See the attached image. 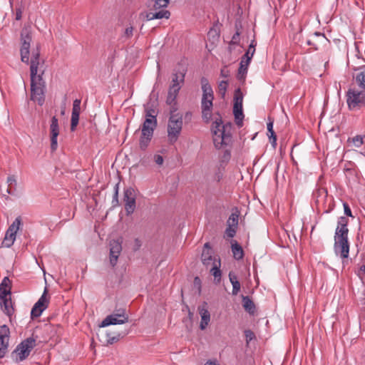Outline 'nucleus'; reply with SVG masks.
<instances>
[{
    "label": "nucleus",
    "mask_w": 365,
    "mask_h": 365,
    "mask_svg": "<svg viewBox=\"0 0 365 365\" xmlns=\"http://www.w3.org/2000/svg\"><path fill=\"white\" fill-rule=\"evenodd\" d=\"M136 193L133 188L128 187L124 190L123 202L127 215L133 214L136 207Z\"/></svg>",
    "instance_id": "f8f14e48"
},
{
    "label": "nucleus",
    "mask_w": 365,
    "mask_h": 365,
    "mask_svg": "<svg viewBox=\"0 0 365 365\" xmlns=\"http://www.w3.org/2000/svg\"><path fill=\"white\" fill-rule=\"evenodd\" d=\"M244 63L245 60H241L237 74V78L239 80L245 78V75L247 73V66H245V64H244Z\"/></svg>",
    "instance_id": "473e14b6"
},
{
    "label": "nucleus",
    "mask_w": 365,
    "mask_h": 365,
    "mask_svg": "<svg viewBox=\"0 0 365 365\" xmlns=\"http://www.w3.org/2000/svg\"><path fill=\"white\" fill-rule=\"evenodd\" d=\"M212 250L211 249V247L210 245V243L209 242H206L205 245H204V248L203 250Z\"/></svg>",
    "instance_id": "6e6d98bb"
},
{
    "label": "nucleus",
    "mask_w": 365,
    "mask_h": 365,
    "mask_svg": "<svg viewBox=\"0 0 365 365\" xmlns=\"http://www.w3.org/2000/svg\"><path fill=\"white\" fill-rule=\"evenodd\" d=\"M344 210V214L347 216L352 217L351 210L349 206V205L346 202H344L343 204Z\"/></svg>",
    "instance_id": "09e8293b"
},
{
    "label": "nucleus",
    "mask_w": 365,
    "mask_h": 365,
    "mask_svg": "<svg viewBox=\"0 0 365 365\" xmlns=\"http://www.w3.org/2000/svg\"><path fill=\"white\" fill-rule=\"evenodd\" d=\"M255 46L256 43H255V41H252L248 48V51H251V56L254 55V53L255 51Z\"/></svg>",
    "instance_id": "864d4df0"
},
{
    "label": "nucleus",
    "mask_w": 365,
    "mask_h": 365,
    "mask_svg": "<svg viewBox=\"0 0 365 365\" xmlns=\"http://www.w3.org/2000/svg\"><path fill=\"white\" fill-rule=\"evenodd\" d=\"M221 76L224 78H227L228 76H229V71L228 70L225 69V68H222L221 70Z\"/></svg>",
    "instance_id": "5fc2aeb1"
},
{
    "label": "nucleus",
    "mask_w": 365,
    "mask_h": 365,
    "mask_svg": "<svg viewBox=\"0 0 365 365\" xmlns=\"http://www.w3.org/2000/svg\"><path fill=\"white\" fill-rule=\"evenodd\" d=\"M199 313L201 317V322L200 324V328L202 330H204L207 326L208 325L210 320V314L209 311L205 309L204 307H199Z\"/></svg>",
    "instance_id": "5701e85b"
},
{
    "label": "nucleus",
    "mask_w": 365,
    "mask_h": 365,
    "mask_svg": "<svg viewBox=\"0 0 365 365\" xmlns=\"http://www.w3.org/2000/svg\"><path fill=\"white\" fill-rule=\"evenodd\" d=\"M7 187L4 190L1 189V192L6 199H9L8 195H14L16 191V178L14 175H9L6 180Z\"/></svg>",
    "instance_id": "a211bd4d"
},
{
    "label": "nucleus",
    "mask_w": 365,
    "mask_h": 365,
    "mask_svg": "<svg viewBox=\"0 0 365 365\" xmlns=\"http://www.w3.org/2000/svg\"><path fill=\"white\" fill-rule=\"evenodd\" d=\"M252 56H251V51L247 50L245 54L242 57L241 60H245L244 64H245V66H248Z\"/></svg>",
    "instance_id": "49530a36"
},
{
    "label": "nucleus",
    "mask_w": 365,
    "mask_h": 365,
    "mask_svg": "<svg viewBox=\"0 0 365 365\" xmlns=\"http://www.w3.org/2000/svg\"><path fill=\"white\" fill-rule=\"evenodd\" d=\"M361 272L363 274H365V265H364H364H362V266H361V267H360V269H359V274H360Z\"/></svg>",
    "instance_id": "4d7b16f0"
},
{
    "label": "nucleus",
    "mask_w": 365,
    "mask_h": 365,
    "mask_svg": "<svg viewBox=\"0 0 365 365\" xmlns=\"http://www.w3.org/2000/svg\"><path fill=\"white\" fill-rule=\"evenodd\" d=\"M31 41V27L24 26L21 31V60L26 64H30L31 100L37 101L38 105L42 106L45 101L46 82L42 77L44 70H41L42 66H40L39 45L32 50L29 60Z\"/></svg>",
    "instance_id": "f257e3e1"
},
{
    "label": "nucleus",
    "mask_w": 365,
    "mask_h": 365,
    "mask_svg": "<svg viewBox=\"0 0 365 365\" xmlns=\"http://www.w3.org/2000/svg\"><path fill=\"white\" fill-rule=\"evenodd\" d=\"M351 141L353 142L354 145L356 148H359L361 146V145L364 143L363 137L361 135H356L352 139Z\"/></svg>",
    "instance_id": "37998d69"
},
{
    "label": "nucleus",
    "mask_w": 365,
    "mask_h": 365,
    "mask_svg": "<svg viewBox=\"0 0 365 365\" xmlns=\"http://www.w3.org/2000/svg\"><path fill=\"white\" fill-rule=\"evenodd\" d=\"M237 228V227L227 226V228L225 230V235L228 237H230V238L233 237L236 234Z\"/></svg>",
    "instance_id": "c03bdc74"
},
{
    "label": "nucleus",
    "mask_w": 365,
    "mask_h": 365,
    "mask_svg": "<svg viewBox=\"0 0 365 365\" xmlns=\"http://www.w3.org/2000/svg\"><path fill=\"white\" fill-rule=\"evenodd\" d=\"M12 282L9 277H5L0 284V298L11 296Z\"/></svg>",
    "instance_id": "6ab92c4d"
},
{
    "label": "nucleus",
    "mask_w": 365,
    "mask_h": 365,
    "mask_svg": "<svg viewBox=\"0 0 365 365\" xmlns=\"http://www.w3.org/2000/svg\"><path fill=\"white\" fill-rule=\"evenodd\" d=\"M202 262L204 265L208 266L212 262H215V259L212 257V251L208 250H203L201 255Z\"/></svg>",
    "instance_id": "c85d7f7f"
},
{
    "label": "nucleus",
    "mask_w": 365,
    "mask_h": 365,
    "mask_svg": "<svg viewBox=\"0 0 365 365\" xmlns=\"http://www.w3.org/2000/svg\"><path fill=\"white\" fill-rule=\"evenodd\" d=\"M334 250L336 253L339 252L342 258H347L349 253V242L348 234L335 233L334 235Z\"/></svg>",
    "instance_id": "1a4fd4ad"
},
{
    "label": "nucleus",
    "mask_w": 365,
    "mask_h": 365,
    "mask_svg": "<svg viewBox=\"0 0 365 365\" xmlns=\"http://www.w3.org/2000/svg\"><path fill=\"white\" fill-rule=\"evenodd\" d=\"M348 222L349 220L346 217H339L335 233L349 234Z\"/></svg>",
    "instance_id": "393cba45"
},
{
    "label": "nucleus",
    "mask_w": 365,
    "mask_h": 365,
    "mask_svg": "<svg viewBox=\"0 0 365 365\" xmlns=\"http://www.w3.org/2000/svg\"><path fill=\"white\" fill-rule=\"evenodd\" d=\"M314 36H315L316 39L308 40L307 42L308 45L313 46L314 47V50H318V48H319L317 47V43H319L321 44H324V45L329 43V41L326 38L324 34L316 32L314 34Z\"/></svg>",
    "instance_id": "4be33fe9"
},
{
    "label": "nucleus",
    "mask_w": 365,
    "mask_h": 365,
    "mask_svg": "<svg viewBox=\"0 0 365 365\" xmlns=\"http://www.w3.org/2000/svg\"><path fill=\"white\" fill-rule=\"evenodd\" d=\"M47 292L48 290L46 287L43 294L33 307L31 312V318L40 317L42 312L47 308L48 304V300L46 297Z\"/></svg>",
    "instance_id": "4468645a"
},
{
    "label": "nucleus",
    "mask_w": 365,
    "mask_h": 365,
    "mask_svg": "<svg viewBox=\"0 0 365 365\" xmlns=\"http://www.w3.org/2000/svg\"><path fill=\"white\" fill-rule=\"evenodd\" d=\"M238 220H239V213L238 212H232L227 221V226H229V227H237L238 226Z\"/></svg>",
    "instance_id": "7c9ffc66"
},
{
    "label": "nucleus",
    "mask_w": 365,
    "mask_h": 365,
    "mask_svg": "<svg viewBox=\"0 0 365 365\" xmlns=\"http://www.w3.org/2000/svg\"><path fill=\"white\" fill-rule=\"evenodd\" d=\"M182 127V118L179 114L171 113L168 124V137L171 143L178 140Z\"/></svg>",
    "instance_id": "39448f33"
},
{
    "label": "nucleus",
    "mask_w": 365,
    "mask_h": 365,
    "mask_svg": "<svg viewBox=\"0 0 365 365\" xmlns=\"http://www.w3.org/2000/svg\"><path fill=\"white\" fill-rule=\"evenodd\" d=\"M176 97L175 96H172L171 94H168L166 103L167 104L170 105L171 106L170 108V113H173L176 111L177 108L175 107L176 105Z\"/></svg>",
    "instance_id": "f704fd0d"
},
{
    "label": "nucleus",
    "mask_w": 365,
    "mask_h": 365,
    "mask_svg": "<svg viewBox=\"0 0 365 365\" xmlns=\"http://www.w3.org/2000/svg\"><path fill=\"white\" fill-rule=\"evenodd\" d=\"M36 346V340L33 337H29L21 341L16 348V361H22L30 354L31 350Z\"/></svg>",
    "instance_id": "0eeeda50"
},
{
    "label": "nucleus",
    "mask_w": 365,
    "mask_h": 365,
    "mask_svg": "<svg viewBox=\"0 0 365 365\" xmlns=\"http://www.w3.org/2000/svg\"><path fill=\"white\" fill-rule=\"evenodd\" d=\"M9 338V328L5 324L0 326V359L4 357L8 351Z\"/></svg>",
    "instance_id": "ddd939ff"
},
{
    "label": "nucleus",
    "mask_w": 365,
    "mask_h": 365,
    "mask_svg": "<svg viewBox=\"0 0 365 365\" xmlns=\"http://www.w3.org/2000/svg\"><path fill=\"white\" fill-rule=\"evenodd\" d=\"M128 322V317L123 309H119L115 313L107 316L101 322L100 327L109 325L122 324Z\"/></svg>",
    "instance_id": "9d476101"
},
{
    "label": "nucleus",
    "mask_w": 365,
    "mask_h": 365,
    "mask_svg": "<svg viewBox=\"0 0 365 365\" xmlns=\"http://www.w3.org/2000/svg\"><path fill=\"white\" fill-rule=\"evenodd\" d=\"M154 160H155V163L158 164V165H163V161H164L163 156H161L160 155H155L154 156Z\"/></svg>",
    "instance_id": "3c124183"
},
{
    "label": "nucleus",
    "mask_w": 365,
    "mask_h": 365,
    "mask_svg": "<svg viewBox=\"0 0 365 365\" xmlns=\"http://www.w3.org/2000/svg\"><path fill=\"white\" fill-rule=\"evenodd\" d=\"M142 245V242L138 240V239H135V242H134V247H133V250L135 251L138 250L140 249V247H141Z\"/></svg>",
    "instance_id": "603ef678"
},
{
    "label": "nucleus",
    "mask_w": 365,
    "mask_h": 365,
    "mask_svg": "<svg viewBox=\"0 0 365 365\" xmlns=\"http://www.w3.org/2000/svg\"><path fill=\"white\" fill-rule=\"evenodd\" d=\"M229 279L232 285V295L236 296V295H237V294L239 293V292L240 290V287H241L240 283L237 279V275L235 274L232 272H230L229 273Z\"/></svg>",
    "instance_id": "a878e982"
},
{
    "label": "nucleus",
    "mask_w": 365,
    "mask_h": 365,
    "mask_svg": "<svg viewBox=\"0 0 365 365\" xmlns=\"http://www.w3.org/2000/svg\"><path fill=\"white\" fill-rule=\"evenodd\" d=\"M356 82L360 88L365 89V70L356 75Z\"/></svg>",
    "instance_id": "72a5a7b5"
},
{
    "label": "nucleus",
    "mask_w": 365,
    "mask_h": 365,
    "mask_svg": "<svg viewBox=\"0 0 365 365\" xmlns=\"http://www.w3.org/2000/svg\"><path fill=\"white\" fill-rule=\"evenodd\" d=\"M202 97L201 101L202 118L205 123H209L212 118L213 91L207 78H201Z\"/></svg>",
    "instance_id": "20e7f679"
},
{
    "label": "nucleus",
    "mask_w": 365,
    "mask_h": 365,
    "mask_svg": "<svg viewBox=\"0 0 365 365\" xmlns=\"http://www.w3.org/2000/svg\"><path fill=\"white\" fill-rule=\"evenodd\" d=\"M170 0H148L146 5L150 10H164L167 8Z\"/></svg>",
    "instance_id": "aec40b11"
},
{
    "label": "nucleus",
    "mask_w": 365,
    "mask_h": 365,
    "mask_svg": "<svg viewBox=\"0 0 365 365\" xmlns=\"http://www.w3.org/2000/svg\"><path fill=\"white\" fill-rule=\"evenodd\" d=\"M195 284H200V278L198 277H196L195 278Z\"/></svg>",
    "instance_id": "13d9d810"
},
{
    "label": "nucleus",
    "mask_w": 365,
    "mask_h": 365,
    "mask_svg": "<svg viewBox=\"0 0 365 365\" xmlns=\"http://www.w3.org/2000/svg\"><path fill=\"white\" fill-rule=\"evenodd\" d=\"M242 306L248 313L251 314L255 313V305L249 297L242 296Z\"/></svg>",
    "instance_id": "bb28decb"
},
{
    "label": "nucleus",
    "mask_w": 365,
    "mask_h": 365,
    "mask_svg": "<svg viewBox=\"0 0 365 365\" xmlns=\"http://www.w3.org/2000/svg\"><path fill=\"white\" fill-rule=\"evenodd\" d=\"M212 31H214L212 29H211L209 32V34H211Z\"/></svg>",
    "instance_id": "052dcab7"
},
{
    "label": "nucleus",
    "mask_w": 365,
    "mask_h": 365,
    "mask_svg": "<svg viewBox=\"0 0 365 365\" xmlns=\"http://www.w3.org/2000/svg\"><path fill=\"white\" fill-rule=\"evenodd\" d=\"M240 33L239 30L237 29L235 34L232 36L231 41L230 42V46H229V50L230 51L232 50V48H231L232 45H237L239 43V42H240Z\"/></svg>",
    "instance_id": "ea45409f"
},
{
    "label": "nucleus",
    "mask_w": 365,
    "mask_h": 365,
    "mask_svg": "<svg viewBox=\"0 0 365 365\" xmlns=\"http://www.w3.org/2000/svg\"><path fill=\"white\" fill-rule=\"evenodd\" d=\"M245 336L247 344H249L255 337L253 331H252L250 329L245 331Z\"/></svg>",
    "instance_id": "a18cd8bd"
},
{
    "label": "nucleus",
    "mask_w": 365,
    "mask_h": 365,
    "mask_svg": "<svg viewBox=\"0 0 365 365\" xmlns=\"http://www.w3.org/2000/svg\"><path fill=\"white\" fill-rule=\"evenodd\" d=\"M205 365H216L215 362L209 361L207 362Z\"/></svg>",
    "instance_id": "bf43d9fd"
},
{
    "label": "nucleus",
    "mask_w": 365,
    "mask_h": 365,
    "mask_svg": "<svg viewBox=\"0 0 365 365\" xmlns=\"http://www.w3.org/2000/svg\"><path fill=\"white\" fill-rule=\"evenodd\" d=\"M118 189H119V183L115 184L114 187V194L112 200V206L116 207L119 205L118 200Z\"/></svg>",
    "instance_id": "4c0bfd02"
},
{
    "label": "nucleus",
    "mask_w": 365,
    "mask_h": 365,
    "mask_svg": "<svg viewBox=\"0 0 365 365\" xmlns=\"http://www.w3.org/2000/svg\"><path fill=\"white\" fill-rule=\"evenodd\" d=\"M170 16V12L168 10H160L155 13L148 12L145 15L146 21H151L153 19H168Z\"/></svg>",
    "instance_id": "412c9836"
},
{
    "label": "nucleus",
    "mask_w": 365,
    "mask_h": 365,
    "mask_svg": "<svg viewBox=\"0 0 365 365\" xmlns=\"http://www.w3.org/2000/svg\"><path fill=\"white\" fill-rule=\"evenodd\" d=\"M220 261L219 260L218 264L215 262H213V267L210 269V273L214 276L215 280L217 283H219L221 280L222 272L220 269Z\"/></svg>",
    "instance_id": "c756f323"
},
{
    "label": "nucleus",
    "mask_w": 365,
    "mask_h": 365,
    "mask_svg": "<svg viewBox=\"0 0 365 365\" xmlns=\"http://www.w3.org/2000/svg\"><path fill=\"white\" fill-rule=\"evenodd\" d=\"M184 78L185 73H174L171 85H180V83L184 82Z\"/></svg>",
    "instance_id": "c9c22d12"
},
{
    "label": "nucleus",
    "mask_w": 365,
    "mask_h": 365,
    "mask_svg": "<svg viewBox=\"0 0 365 365\" xmlns=\"http://www.w3.org/2000/svg\"><path fill=\"white\" fill-rule=\"evenodd\" d=\"M59 135L58 120L56 116H53L50 124L51 149L55 151L58 147L57 138Z\"/></svg>",
    "instance_id": "dca6fc26"
},
{
    "label": "nucleus",
    "mask_w": 365,
    "mask_h": 365,
    "mask_svg": "<svg viewBox=\"0 0 365 365\" xmlns=\"http://www.w3.org/2000/svg\"><path fill=\"white\" fill-rule=\"evenodd\" d=\"M64 112H65L64 110H62V111H61V114H62V115H63V114H64Z\"/></svg>",
    "instance_id": "680f3d73"
},
{
    "label": "nucleus",
    "mask_w": 365,
    "mask_h": 365,
    "mask_svg": "<svg viewBox=\"0 0 365 365\" xmlns=\"http://www.w3.org/2000/svg\"><path fill=\"white\" fill-rule=\"evenodd\" d=\"M145 120L141 126V135L139 139V147L142 150H145L149 145L158 124L157 112L149 105L145 107Z\"/></svg>",
    "instance_id": "f03ea898"
},
{
    "label": "nucleus",
    "mask_w": 365,
    "mask_h": 365,
    "mask_svg": "<svg viewBox=\"0 0 365 365\" xmlns=\"http://www.w3.org/2000/svg\"><path fill=\"white\" fill-rule=\"evenodd\" d=\"M81 100L76 99L73 103L72 113L73 115H80L81 110Z\"/></svg>",
    "instance_id": "58836bf2"
},
{
    "label": "nucleus",
    "mask_w": 365,
    "mask_h": 365,
    "mask_svg": "<svg viewBox=\"0 0 365 365\" xmlns=\"http://www.w3.org/2000/svg\"><path fill=\"white\" fill-rule=\"evenodd\" d=\"M346 96L349 110H355L365 106V91H359L355 88H351L346 92Z\"/></svg>",
    "instance_id": "423d86ee"
},
{
    "label": "nucleus",
    "mask_w": 365,
    "mask_h": 365,
    "mask_svg": "<svg viewBox=\"0 0 365 365\" xmlns=\"http://www.w3.org/2000/svg\"><path fill=\"white\" fill-rule=\"evenodd\" d=\"M133 27L130 26L125 29V32H124V36L126 38H130L133 36Z\"/></svg>",
    "instance_id": "de8ad7c7"
},
{
    "label": "nucleus",
    "mask_w": 365,
    "mask_h": 365,
    "mask_svg": "<svg viewBox=\"0 0 365 365\" xmlns=\"http://www.w3.org/2000/svg\"><path fill=\"white\" fill-rule=\"evenodd\" d=\"M126 331H123L121 333H106L105 336L106 337L105 343L106 344H113L120 340V338L124 337L127 335Z\"/></svg>",
    "instance_id": "b1692460"
},
{
    "label": "nucleus",
    "mask_w": 365,
    "mask_h": 365,
    "mask_svg": "<svg viewBox=\"0 0 365 365\" xmlns=\"http://www.w3.org/2000/svg\"><path fill=\"white\" fill-rule=\"evenodd\" d=\"M14 305V303L11 300V296L0 298V307L3 312L9 317L10 322H11L12 317L15 312Z\"/></svg>",
    "instance_id": "f3484780"
},
{
    "label": "nucleus",
    "mask_w": 365,
    "mask_h": 365,
    "mask_svg": "<svg viewBox=\"0 0 365 365\" xmlns=\"http://www.w3.org/2000/svg\"><path fill=\"white\" fill-rule=\"evenodd\" d=\"M243 94L240 88H237L235 91L233 114L235 118L236 125L242 127L243 125L244 114L242 112Z\"/></svg>",
    "instance_id": "6e6552de"
},
{
    "label": "nucleus",
    "mask_w": 365,
    "mask_h": 365,
    "mask_svg": "<svg viewBox=\"0 0 365 365\" xmlns=\"http://www.w3.org/2000/svg\"><path fill=\"white\" fill-rule=\"evenodd\" d=\"M180 88H181L180 85H177V84L176 85H170V86L169 88V91H168V94L175 96V97L177 98Z\"/></svg>",
    "instance_id": "a19ab883"
},
{
    "label": "nucleus",
    "mask_w": 365,
    "mask_h": 365,
    "mask_svg": "<svg viewBox=\"0 0 365 365\" xmlns=\"http://www.w3.org/2000/svg\"><path fill=\"white\" fill-rule=\"evenodd\" d=\"M23 8L19 6L16 9V20L19 21L22 17Z\"/></svg>",
    "instance_id": "8fccbe9b"
},
{
    "label": "nucleus",
    "mask_w": 365,
    "mask_h": 365,
    "mask_svg": "<svg viewBox=\"0 0 365 365\" xmlns=\"http://www.w3.org/2000/svg\"><path fill=\"white\" fill-rule=\"evenodd\" d=\"M267 130H268V133H269V138L270 139H272V145L274 147L276 145V142H277V135L274 133V131L273 130V121H269L268 123H267Z\"/></svg>",
    "instance_id": "2f4dec72"
},
{
    "label": "nucleus",
    "mask_w": 365,
    "mask_h": 365,
    "mask_svg": "<svg viewBox=\"0 0 365 365\" xmlns=\"http://www.w3.org/2000/svg\"><path fill=\"white\" fill-rule=\"evenodd\" d=\"M21 225V219L18 217L15 219L13 223L9 227L6 232L5 237L2 242V245L5 247H10L13 245L17 231L19 230Z\"/></svg>",
    "instance_id": "9b49d317"
},
{
    "label": "nucleus",
    "mask_w": 365,
    "mask_h": 365,
    "mask_svg": "<svg viewBox=\"0 0 365 365\" xmlns=\"http://www.w3.org/2000/svg\"><path fill=\"white\" fill-rule=\"evenodd\" d=\"M232 252L233 253V256L236 259H241L244 256V252L242 247L237 242V241H233L232 242Z\"/></svg>",
    "instance_id": "cd10ccee"
},
{
    "label": "nucleus",
    "mask_w": 365,
    "mask_h": 365,
    "mask_svg": "<svg viewBox=\"0 0 365 365\" xmlns=\"http://www.w3.org/2000/svg\"><path fill=\"white\" fill-rule=\"evenodd\" d=\"M122 241L120 240H113L110 242V264L115 267L117 264L118 257L122 251Z\"/></svg>",
    "instance_id": "2eb2a0df"
},
{
    "label": "nucleus",
    "mask_w": 365,
    "mask_h": 365,
    "mask_svg": "<svg viewBox=\"0 0 365 365\" xmlns=\"http://www.w3.org/2000/svg\"><path fill=\"white\" fill-rule=\"evenodd\" d=\"M216 115H218V118H215L211 130L215 147L220 149L223 145L229 144L231 141V134L230 131L227 130L228 128H230L231 124L222 125V117L218 113Z\"/></svg>",
    "instance_id": "7ed1b4c3"
},
{
    "label": "nucleus",
    "mask_w": 365,
    "mask_h": 365,
    "mask_svg": "<svg viewBox=\"0 0 365 365\" xmlns=\"http://www.w3.org/2000/svg\"><path fill=\"white\" fill-rule=\"evenodd\" d=\"M78 120L79 115L71 114V130L72 131L75 130L77 125L78 124Z\"/></svg>",
    "instance_id": "79ce46f5"
},
{
    "label": "nucleus",
    "mask_w": 365,
    "mask_h": 365,
    "mask_svg": "<svg viewBox=\"0 0 365 365\" xmlns=\"http://www.w3.org/2000/svg\"><path fill=\"white\" fill-rule=\"evenodd\" d=\"M228 82L227 81H222L218 85V93L219 95L223 98L225 96L227 91Z\"/></svg>",
    "instance_id": "e433bc0d"
}]
</instances>
